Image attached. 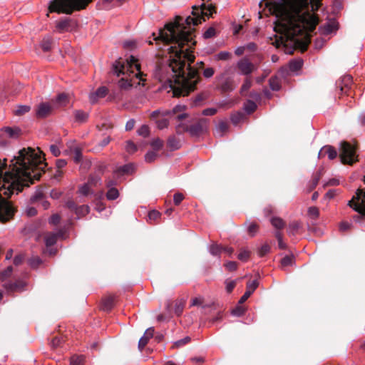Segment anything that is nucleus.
I'll return each instance as SVG.
<instances>
[{
	"label": "nucleus",
	"mask_w": 365,
	"mask_h": 365,
	"mask_svg": "<svg viewBox=\"0 0 365 365\" xmlns=\"http://www.w3.org/2000/svg\"><path fill=\"white\" fill-rule=\"evenodd\" d=\"M215 12L212 4H202L200 6H193L192 15L184 19L181 16H176L173 22L165 24L163 29H159L158 34L153 33V40H148L150 45L153 41L159 50H165L170 54L169 63L166 66V72L171 73L170 76L175 78V81L181 82L182 88H173L175 96H186L195 88L200 77L197 69L190 64L195 61L192 48L195 46V29L192 26H197L205 21Z\"/></svg>",
	"instance_id": "f257e3e1"
},
{
	"label": "nucleus",
	"mask_w": 365,
	"mask_h": 365,
	"mask_svg": "<svg viewBox=\"0 0 365 365\" xmlns=\"http://www.w3.org/2000/svg\"><path fill=\"white\" fill-rule=\"evenodd\" d=\"M269 13L276 17L275 31L280 34V43L286 52L295 49L305 51L311 42V33L319 19L314 11L319 8V0H269L264 3Z\"/></svg>",
	"instance_id": "f03ea898"
},
{
	"label": "nucleus",
	"mask_w": 365,
	"mask_h": 365,
	"mask_svg": "<svg viewBox=\"0 0 365 365\" xmlns=\"http://www.w3.org/2000/svg\"><path fill=\"white\" fill-rule=\"evenodd\" d=\"M41 154L38 148H24L11 160L10 169L5 172L6 165L0 160V221H9L14 215L15 210L8 198L40 179L44 164Z\"/></svg>",
	"instance_id": "7ed1b4c3"
},
{
	"label": "nucleus",
	"mask_w": 365,
	"mask_h": 365,
	"mask_svg": "<svg viewBox=\"0 0 365 365\" xmlns=\"http://www.w3.org/2000/svg\"><path fill=\"white\" fill-rule=\"evenodd\" d=\"M112 71L117 76L121 74L124 76L119 80L118 86L122 89H128L132 86L140 85L143 73L140 71V65L133 56H130L126 60L119 58L113 64Z\"/></svg>",
	"instance_id": "20e7f679"
},
{
	"label": "nucleus",
	"mask_w": 365,
	"mask_h": 365,
	"mask_svg": "<svg viewBox=\"0 0 365 365\" xmlns=\"http://www.w3.org/2000/svg\"><path fill=\"white\" fill-rule=\"evenodd\" d=\"M92 0H53L49 5L50 12L71 14L74 11L85 9Z\"/></svg>",
	"instance_id": "39448f33"
},
{
	"label": "nucleus",
	"mask_w": 365,
	"mask_h": 365,
	"mask_svg": "<svg viewBox=\"0 0 365 365\" xmlns=\"http://www.w3.org/2000/svg\"><path fill=\"white\" fill-rule=\"evenodd\" d=\"M207 127L208 120L205 118H200L192 123L187 118L175 125V131L178 135L187 132L192 137H198L207 130Z\"/></svg>",
	"instance_id": "423d86ee"
},
{
	"label": "nucleus",
	"mask_w": 365,
	"mask_h": 365,
	"mask_svg": "<svg viewBox=\"0 0 365 365\" xmlns=\"http://www.w3.org/2000/svg\"><path fill=\"white\" fill-rule=\"evenodd\" d=\"M338 29L339 23L336 17L330 16L328 10L321 11V36L335 34ZM325 42L326 40L321 36V47Z\"/></svg>",
	"instance_id": "0eeeda50"
},
{
	"label": "nucleus",
	"mask_w": 365,
	"mask_h": 365,
	"mask_svg": "<svg viewBox=\"0 0 365 365\" xmlns=\"http://www.w3.org/2000/svg\"><path fill=\"white\" fill-rule=\"evenodd\" d=\"M339 158L341 163L344 165H352L358 161V155L356 153V148L348 142L343 141L340 143Z\"/></svg>",
	"instance_id": "6e6552de"
},
{
	"label": "nucleus",
	"mask_w": 365,
	"mask_h": 365,
	"mask_svg": "<svg viewBox=\"0 0 365 365\" xmlns=\"http://www.w3.org/2000/svg\"><path fill=\"white\" fill-rule=\"evenodd\" d=\"M363 180L365 182V175ZM348 205L360 215L354 217L356 220L365 215V190L358 189L352 199L348 202Z\"/></svg>",
	"instance_id": "1a4fd4ad"
},
{
	"label": "nucleus",
	"mask_w": 365,
	"mask_h": 365,
	"mask_svg": "<svg viewBox=\"0 0 365 365\" xmlns=\"http://www.w3.org/2000/svg\"><path fill=\"white\" fill-rule=\"evenodd\" d=\"M235 83L232 77L224 72L215 78V88L222 93H227L235 88Z\"/></svg>",
	"instance_id": "9d476101"
},
{
	"label": "nucleus",
	"mask_w": 365,
	"mask_h": 365,
	"mask_svg": "<svg viewBox=\"0 0 365 365\" xmlns=\"http://www.w3.org/2000/svg\"><path fill=\"white\" fill-rule=\"evenodd\" d=\"M165 113V110H156L150 114V118L155 122L157 128L160 130L168 128L170 120H173V118H170V115Z\"/></svg>",
	"instance_id": "9b49d317"
},
{
	"label": "nucleus",
	"mask_w": 365,
	"mask_h": 365,
	"mask_svg": "<svg viewBox=\"0 0 365 365\" xmlns=\"http://www.w3.org/2000/svg\"><path fill=\"white\" fill-rule=\"evenodd\" d=\"M186 108V106L176 105L171 110H165V113L168 114L170 118H173V120L176 121V125L180 122H184L187 118H188V114L185 113Z\"/></svg>",
	"instance_id": "f8f14e48"
},
{
	"label": "nucleus",
	"mask_w": 365,
	"mask_h": 365,
	"mask_svg": "<svg viewBox=\"0 0 365 365\" xmlns=\"http://www.w3.org/2000/svg\"><path fill=\"white\" fill-rule=\"evenodd\" d=\"M319 215V209L317 207H310L307 210L308 228L311 232H317L319 226L317 223L318 217Z\"/></svg>",
	"instance_id": "ddd939ff"
},
{
	"label": "nucleus",
	"mask_w": 365,
	"mask_h": 365,
	"mask_svg": "<svg viewBox=\"0 0 365 365\" xmlns=\"http://www.w3.org/2000/svg\"><path fill=\"white\" fill-rule=\"evenodd\" d=\"M237 68L240 74L244 76H250L257 67L252 63L249 58L244 57L240 59L237 63Z\"/></svg>",
	"instance_id": "4468645a"
},
{
	"label": "nucleus",
	"mask_w": 365,
	"mask_h": 365,
	"mask_svg": "<svg viewBox=\"0 0 365 365\" xmlns=\"http://www.w3.org/2000/svg\"><path fill=\"white\" fill-rule=\"evenodd\" d=\"M76 21L71 18H64L56 22V30L58 33L71 31L76 27Z\"/></svg>",
	"instance_id": "2eb2a0df"
},
{
	"label": "nucleus",
	"mask_w": 365,
	"mask_h": 365,
	"mask_svg": "<svg viewBox=\"0 0 365 365\" xmlns=\"http://www.w3.org/2000/svg\"><path fill=\"white\" fill-rule=\"evenodd\" d=\"M26 284L22 280H17L14 282H6L4 284V288L9 292H21L24 289Z\"/></svg>",
	"instance_id": "dca6fc26"
},
{
	"label": "nucleus",
	"mask_w": 365,
	"mask_h": 365,
	"mask_svg": "<svg viewBox=\"0 0 365 365\" xmlns=\"http://www.w3.org/2000/svg\"><path fill=\"white\" fill-rule=\"evenodd\" d=\"M108 93L106 86L99 87L95 92L89 94V101L92 104L97 103L98 99L104 98Z\"/></svg>",
	"instance_id": "f3484780"
},
{
	"label": "nucleus",
	"mask_w": 365,
	"mask_h": 365,
	"mask_svg": "<svg viewBox=\"0 0 365 365\" xmlns=\"http://www.w3.org/2000/svg\"><path fill=\"white\" fill-rule=\"evenodd\" d=\"M64 232L62 230H58L56 232H49L45 237V243L46 247H51L56 244L58 238L63 237Z\"/></svg>",
	"instance_id": "a211bd4d"
},
{
	"label": "nucleus",
	"mask_w": 365,
	"mask_h": 365,
	"mask_svg": "<svg viewBox=\"0 0 365 365\" xmlns=\"http://www.w3.org/2000/svg\"><path fill=\"white\" fill-rule=\"evenodd\" d=\"M51 111V107L48 103H42L38 105L36 110V115L38 118H43L47 117Z\"/></svg>",
	"instance_id": "6ab92c4d"
},
{
	"label": "nucleus",
	"mask_w": 365,
	"mask_h": 365,
	"mask_svg": "<svg viewBox=\"0 0 365 365\" xmlns=\"http://www.w3.org/2000/svg\"><path fill=\"white\" fill-rule=\"evenodd\" d=\"M154 334V329L153 327L148 328L144 335L138 341V348L140 350H143L147 345L150 339H151Z\"/></svg>",
	"instance_id": "aec40b11"
},
{
	"label": "nucleus",
	"mask_w": 365,
	"mask_h": 365,
	"mask_svg": "<svg viewBox=\"0 0 365 365\" xmlns=\"http://www.w3.org/2000/svg\"><path fill=\"white\" fill-rule=\"evenodd\" d=\"M1 136L5 135L6 137L16 138H17L21 132V130L19 128H11V127H4L1 130Z\"/></svg>",
	"instance_id": "412c9836"
},
{
	"label": "nucleus",
	"mask_w": 365,
	"mask_h": 365,
	"mask_svg": "<svg viewBox=\"0 0 365 365\" xmlns=\"http://www.w3.org/2000/svg\"><path fill=\"white\" fill-rule=\"evenodd\" d=\"M135 169V166L132 163H128L122 166H120L115 170V174L118 176L131 174Z\"/></svg>",
	"instance_id": "4be33fe9"
},
{
	"label": "nucleus",
	"mask_w": 365,
	"mask_h": 365,
	"mask_svg": "<svg viewBox=\"0 0 365 365\" xmlns=\"http://www.w3.org/2000/svg\"><path fill=\"white\" fill-rule=\"evenodd\" d=\"M115 297L113 296H108L102 300L101 308L105 312H109L114 306Z\"/></svg>",
	"instance_id": "5701e85b"
},
{
	"label": "nucleus",
	"mask_w": 365,
	"mask_h": 365,
	"mask_svg": "<svg viewBox=\"0 0 365 365\" xmlns=\"http://www.w3.org/2000/svg\"><path fill=\"white\" fill-rule=\"evenodd\" d=\"M322 153L327 155L329 160H334L337 156L336 150L331 145H325L321 148V155Z\"/></svg>",
	"instance_id": "b1692460"
},
{
	"label": "nucleus",
	"mask_w": 365,
	"mask_h": 365,
	"mask_svg": "<svg viewBox=\"0 0 365 365\" xmlns=\"http://www.w3.org/2000/svg\"><path fill=\"white\" fill-rule=\"evenodd\" d=\"M167 146L170 150H178L181 147L180 140L175 135H171L167 140Z\"/></svg>",
	"instance_id": "393cba45"
},
{
	"label": "nucleus",
	"mask_w": 365,
	"mask_h": 365,
	"mask_svg": "<svg viewBox=\"0 0 365 365\" xmlns=\"http://www.w3.org/2000/svg\"><path fill=\"white\" fill-rule=\"evenodd\" d=\"M288 66L290 71L297 73L302 68L303 61L301 58L294 59L289 61Z\"/></svg>",
	"instance_id": "a878e982"
},
{
	"label": "nucleus",
	"mask_w": 365,
	"mask_h": 365,
	"mask_svg": "<svg viewBox=\"0 0 365 365\" xmlns=\"http://www.w3.org/2000/svg\"><path fill=\"white\" fill-rule=\"evenodd\" d=\"M71 152L73 154V161L78 164L82 160V151L78 146H70Z\"/></svg>",
	"instance_id": "bb28decb"
},
{
	"label": "nucleus",
	"mask_w": 365,
	"mask_h": 365,
	"mask_svg": "<svg viewBox=\"0 0 365 365\" xmlns=\"http://www.w3.org/2000/svg\"><path fill=\"white\" fill-rule=\"evenodd\" d=\"M352 83V77L349 75H346L342 77L341 78V83L344 86H341V84L339 86H340V90L342 92L346 93L349 87Z\"/></svg>",
	"instance_id": "cd10ccee"
},
{
	"label": "nucleus",
	"mask_w": 365,
	"mask_h": 365,
	"mask_svg": "<svg viewBox=\"0 0 365 365\" xmlns=\"http://www.w3.org/2000/svg\"><path fill=\"white\" fill-rule=\"evenodd\" d=\"M125 0H103V7L105 9H109L113 6H119L123 4Z\"/></svg>",
	"instance_id": "c85d7f7f"
},
{
	"label": "nucleus",
	"mask_w": 365,
	"mask_h": 365,
	"mask_svg": "<svg viewBox=\"0 0 365 365\" xmlns=\"http://www.w3.org/2000/svg\"><path fill=\"white\" fill-rule=\"evenodd\" d=\"M88 183L94 187H97L98 185H101L102 183L101 176L98 174L93 173L90 175Z\"/></svg>",
	"instance_id": "c756f323"
},
{
	"label": "nucleus",
	"mask_w": 365,
	"mask_h": 365,
	"mask_svg": "<svg viewBox=\"0 0 365 365\" xmlns=\"http://www.w3.org/2000/svg\"><path fill=\"white\" fill-rule=\"evenodd\" d=\"M74 117L76 122L83 123L88 120V113L85 111L78 110L74 112Z\"/></svg>",
	"instance_id": "7c9ffc66"
},
{
	"label": "nucleus",
	"mask_w": 365,
	"mask_h": 365,
	"mask_svg": "<svg viewBox=\"0 0 365 365\" xmlns=\"http://www.w3.org/2000/svg\"><path fill=\"white\" fill-rule=\"evenodd\" d=\"M53 39L51 36H46L41 42V48L45 52L49 51L51 48Z\"/></svg>",
	"instance_id": "2f4dec72"
},
{
	"label": "nucleus",
	"mask_w": 365,
	"mask_h": 365,
	"mask_svg": "<svg viewBox=\"0 0 365 365\" xmlns=\"http://www.w3.org/2000/svg\"><path fill=\"white\" fill-rule=\"evenodd\" d=\"M269 85L272 91H279L281 88V83L277 76H272L269 80Z\"/></svg>",
	"instance_id": "473e14b6"
},
{
	"label": "nucleus",
	"mask_w": 365,
	"mask_h": 365,
	"mask_svg": "<svg viewBox=\"0 0 365 365\" xmlns=\"http://www.w3.org/2000/svg\"><path fill=\"white\" fill-rule=\"evenodd\" d=\"M281 267L284 268L289 266H292L294 263V256L293 255H285L281 259Z\"/></svg>",
	"instance_id": "72a5a7b5"
},
{
	"label": "nucleus",
	"mask_w": 365,
	"mask_h": 365,
	"mask_svg": "<svg viewBox=\"0 0 365 365\" xmlns=\"http://www.w3.org/2000/svg\"><path fill=\"white\" fill-rule=\"evenodd\" d=\"M89 211V207L86 205H83L77 207L75 213L76 214L77 217L80 218L88 214Z\"/></svg>",
	"instance_id": "f704fd0d"
},
{
	"label": "nucleus",
	"mask_w": 365,
	"mask_h": 365,
	"mask_svg": "<svg viewBox=\"0 0 365 365\" xmlns=\"http://www.w3.org/2000/svg\"><path fill=\"white\" fill-rule=\"evenodd\" d=\"M222 246L213 243L209 247V252L213 256H220L222 252Z\"/></svg>",
	"instance_id": "c9c22d12"
},
{
	"label": "nucleus",
	"mask_w": 365,
	"mask_h": 365,
	"mask_svg": "<svg viewBox=\"0 0 365 365\" xmlns=\"http://www.w3.org/2000/svg\"><path fill=\"white\" fill-rule=\"evenodd\" d=\"M245 118V115L243 113L238 111L234 113L231 115V121L233 125H237L239 123H240Z\"/></svg>",
	"instance_id": "e433bc0d"
},
{
	"label": "nucleus",
	"mask_w": 365,
	"mask_h": 365,
	"mask_svg": "<svg viewBox=\"0 0 365 365\" xmlns=\"http://www.w3.org/2000/svg\"><path fill=\"white\" fill-rule=\"evenodd\" d=\"M244 109L248 114H251L257 109V104L251 100H247L244 104Z\"/></svg>",
	"instance_id": "4c0bfd02"
},
{
	"label": "nucleus",
	"mask_w": 365,
	"mask_h": 365,
	"mask_svg": "<svg viewBox=\"0 0 365 365\" xmlns=\"http://www.w3.org/2000/svg\"><path fill=\"white\" fill-rule=\"evenodd\" d=\"M119 196V192L117 188L115 187H111L110 189H108L107 193H106V198L108 200H114L117 199Z\"/></svg>",
	"instance_id": "58836bf2"
},
{
	"label": "nucleus",
	"mask_w": 365,
	"mask_h": 365,
	"mask_svg": "<svg viewBox=\"0 0 365 365\" xmlns=\"http://www.w3.org/2000/svg\"><path fill=\"white\" fill-rule=\"evenodd\" d=\"M31 110V107L29 106L26 105H20L17 106V108L14 110V114L16 115H22Z\"/></svg>",
	"instance_id": "ea45409f"
},
{
	"label": "nucleus",
	"mask_w": 365,
	"mask_h": 365,
	"mask_svg": "<svg viewBox=\"0 0 365 365\" xmlns=\"http://www.w3.org/2000/svg\"><path fill=\"white\" fill-rule=\"evenodd\" d=\"M42 263V260L38 257H32L28 259L29 265L33 268L36 269Z\"/></svg>",
	"instance_id": "a19ab883"
},
{
	"label": "nucleus",
	"mask_w": 365,
	"mask_h": 365,
	"mask_svg": "<svg viewBox=\"0 0 365 365\" xmlns=\"http://www.w3.org/2000/svg\"><path fill=\"white\" fill-rule=\"evenodd\" d=\"M271 224L277 230L282 229L285 225L283 220L279 217H272L271 219Z\"/></svg>",
	"instance_id": "79ce46f5"
},
{
	"label": "nucleus",
	"mask_w": 365,
	"mask_h": 365,
	"mask_svg": "<svg viewBox=\"0 0 365 365\" xmlns=\"http://www.w3.org/2000/svg\"><path fill=\"white\" fill-rule=\"evenodd\" d=\"M125 149L128 153L133 154L138 150V147L132 140H129L125 142Z\"/></svg>",
	"instance_id": "37998d69"
},
{
	"label": "nucleus",
	"mask_w": 365,
	"mask_h": 365,
	"mask_svg": "<svg viewBox=\"0 0 365 365\" xmlns=\"http://www.w3.org/2000/svg\"><path fill=\"white\" fill-rule=\"evenodd\" d=\"M191 341V338L190 336H185L183 339H181L180 340H178L174 342L173 347V348H180L188 343H190Z\"/></svg>",
	"instance_id": "c03bdc74"
},
{
	"label": "nucleus",
	"mask_w": 365,
	"mask_h": 365,
	"mask_svg": "<svg viewBox=\"0 0 365 365\" xmlns=\"http://www.w3.org/2000/svg\"><path fill=\"white\" fill-rule=\"evenodd\" d=\"M274 236L277 238L278 241V247L280 250H286L287 249V245L283 242L282 240V235L280 231H276L274 233Z\"/></svg>",
	"instance_id": "a18cd8bd"
},
{
	"label": "nucleus",
	"mask_w": 365,
	"mask_h": 365,
	"mask_svg": "<svg viewBox=\"0 0 365 365\" xmlns=\"http://www.w3.org/2000/svg\"><path fill=\"white\" fill-rule=\"evenodd\" d=\"M250 256V252L245 249H242L237 255V258L242 262H247Z\"/></svg>",
	"instance_id": "49530a36"
},
{
	"label": "nucleus",
	"mask_w": 365,
	"mask_h": 365,
	"mask_svg": "<svg viewBox=\"0 0 365 365\" xmlns=\"http://www.w3.org/2000/svg\"><path fill=\"white\" fill-rule=\"evenodd\" d=\"M252 86V81L250 78H246L240 88V93L244 95Z\"/></svg>",
	"instance_id": "de8ad7c7"
},
{
	"label": "nucleus",
	"mask_w": 365,
	"mask_h": 365,
	"mask_svg": "<svg viewBox=\"0 0 365 365\" xmlns=\"http://www.w3.org/2000/svg\"><path fill=\"white\" fill-rule=\"evenodd\" d=\"M185 306V302L182 299L177 300L175 305V313L177 315H180L182 313Z\"/></svg>",
	"instance_id": "09e8293b"
},
{
	"label": "nucleus",
	"mask_w": 365,
	"mask_h": 365,
	"mask_svg": "<svg viewBox=\"0 0 365 365\" xmlns=\"http://www.w3.org/2000/svg\"><path fill=\"white\" fill-rule=\"evenodd\" d=\"M139 135L146 138L150 134V128L147 125H141L137 130Z\"/></svg>",
	"instance_id": "8fccbe9b"
},
{
	"label": "nucleus",
	"mask_w": 365,
	"mask_h": 365,
	"mask_svg": "<svg viewBox=\"0 0 365 365\" xmlns=\"http://www.w3.org/2000/svg\"><path fill=\"white\" fill-rule=\"evenodd\" d=\"M150 145L155 150L158 151V150H160L163 148V141L158 138H155L152 140Z\"/></svg>",
	"instance_id": "3c124183"
},
{
	"label": "nucleus",
	"mask_w": 365,
	"mask_h": 365,
	"mask_svg": "<svg viewBox=\"0 0 365 365\" xmlns=\"http://www.w3.org/2000/svg\"><path fill=\"white\" fill-rule=\"evenodd\" d=\"M13 272V268L11 266H9L0 272V279L5 280L6 278L11 276V273Z\"/></svg>",
	"instance_id": "603ef678"
},
{
	"label": "nucleus",
	"mask_w": 365,
	"mask_h": 365,
	"mask_svg": "<svg viewBox=\"0 0 365 365\" xmlns=\"http://www.w3.org/2000/svg\"><path fill=\"white\" fill-rule=\"evenodd\" d=\"M78 192L83 196L88 195L89 193H91L90 185L88 182L82 185L79 187Z\"/></svg>",
	"instance_id": "864d4df0"
},
{
	"label": "nucleus",
	"mask_w": 365,
	"mask_h": 365,
	"mask_svg": "<svg viewBox=\"0 0 365 365\" xmlns=\"http://www.w3.org/2000/svg\"><path fill=\"white\" fill-rule=\"evenodd\" d=\"M300 224L298 222H293L289 224L288 232L289 235H294V233L299 229Z\"/></svg>",
	"instance_id": "5fc2aeb1"
},
{
	"label": "nucleus",
	"mask_w": 365,
	"mask_h": 365,
	"mask_svg": "<svg viewBox=\"0 0 365 365\" xmlns=\"http://www.w3.org/2000/svg\"><path fill=\"white\" fill-rule=\"evenodd\" d=\"M107 165L104 163H99L96 165L95 168V173L100 175L101 176L104 173L106 170Z\"/></svg>",
	"instance_id": "6e6d98bb"
},
{
	"label": "nucleus",
	"mask_w": 365,
	"mask_h": 365,
	"mask_svg": "<svg viewBox=\"0 0 365 365\" xmlns=\"http://www.w3.org/2000/svg\"><path fill=\"white\" fill-rule=\"evenodd\" d=\"M319 180V173L316 172L312 182L309 185L308 192H311L316 187V186L318 184Z\"/></svg>",
	"instance_id": "4d7b16f0"
},
{
	"label": "nucleus",
	"mask_w": 365,
	"mask_h": 365,
	"mask_svg": "<svg viewBox=\"0 0 365 365\" xmlns=\"http://www.w3.org/2000/svg\"><path fill=\"white\" fill-rule=\"evenodd\" d=\"M157 156L158 155L155 151H148L145 155V160L147 163H152L156 159Z\"/></svg>",
	"instance_id": "13d9d810"
},
{
	"label": "nucleus",
	"mask_w": 365,
	"mask_h": 365,
	"mask_svg": "<svg viewBox=\"0 0 365 365\" xmlns=\"http://www.w3.org/2000/svg\"><path fill=\"white\" fill-rule=\"evenodd\" d=\"M258 284V282L256 279L250 281L247 284V290L250 291L251 293H253L254 291L257 288Z\"/></svg>",
	"instance_id": "bf43d9fd"
},
{
	"label": "nucleus",
	"mask_w": 365,
	"mask_h": 365,
	"mask_svg": "<svg viewBox=\"0 0 365 365\" xmlns=\"http://www.w3.org/2000/svg\"><path fill=\"white\" fill-rule=\"evenodd\" d=\"M226 291L227 293H231L236 285V281L235 280H225Z\"/></svg>",
	"instance_id": "052dcab7"
},
{
	"label": "nucleus",
	"mask_w": 365,
	"mask_h": 365,
	"mask_svg": "<svg viewBox=\"0 0 365 365\" xmlns=\"http://www.w3.org/2000/svg\"><path fill=\"white\" fill-rule=\"evenodd\" d=\"M225 267L228 271L233 272L237 269V263L235 261H228L225 264Z\"/></svg>",
	"instance_id": "680f3d73"
},
{
	"label": "nucleus",
	"mask_w": 365,
	"mask_h": 365,
	"mask_svg": "<svg viewBox=\"0 0 365 365\" xmlns=\"http://www.w3.org/2000/svg\"><path fill=\"white\" fill-rule=\"evenodd\" d=\"M245 308L242 307L238 306V307H235V309H233L232 310L231 313L233 316L241 317L245 314Z\"/></svg>",
	"instance_id": "e2e57ef3"
},
{
	"label": "nucleus",
	"mask_w": 365,
	"mask_h": 365,
	"mask_svg": "<svg viewBox=\"0 0 365 365\" xmlns=\"http://www.w3.org/2000/svg\"><path fill=\"white\" fill-rule=\"evenodd\" d=\"M270 251V247L269 245H263L258 250V255L260 257H263Z\"/></svg>",
	"instance_id": "0e129e2a"
},
{
	"label": "nucleus",
	"mask_w": 365,
	"mask_h": 365,
	"mask_svg": "<svg viewBox=\"0 0 365 365\" xmlns=\"http://www.w3.org/2000/svg\"><path fill=\"white\" fill-rule=\"evenodd\" d=\"M83 357L82 356H73L71 359V365H81L83 362Z\"/></svg>",
	"instance_id": "69168bd1"
},
{
	"label": "nucleus",
	"mask_w": 365,
	"mask_h": 365,
	"mask_svg": "<svg viewBox=\"0 0 365 365\" xmlns=\"http://www.w3.org/2000/svg\"><path fill=\"white\" fill-rule=\"evenodd\" d=\"M215 34V29L213 27H210L203 34V37L206 39L214 37Z\"/></svg>",
	"instance_id": "338daca9"
},
{
	"label": "nucleus",
	"mask_w": 365,
	"mask_h": 365,
	"mask_svg": "<svg viewBox=\"0 0 365 365\" xmlns=\"http://www.w3.org/2000/svg\"><path fill=\"white\" fill-rule=\"evenodd\" d=\"M185 197L182 193L177 192L173 196V202L175 205H179L184 200Z\"/></svg>",
	"instance_id": "774afa93"
}]
</instances>
